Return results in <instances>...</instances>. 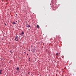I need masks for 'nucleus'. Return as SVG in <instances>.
Here are the masks:
<instances>
[{"instance_id":"obj_2","label":"nucleus","mask_w":76,"mask_h":76,"mask_svg":"<svg viewBox=\"0 0 76 76\" xmlns=\"http://www.w3.org/2000/svg\"><path fill=\"white\" fill-rule=\"evenodd\" d=\"M24 32L23 31L21 32V33H20L21 35H24Z\"/></svg>"},{"instance_id":"obj_20","label":"nucleus","mask_w":76,"mask_h":76,"mask_svg":"<svg viewBox=\"0 0 76 76\" xmlns=\"http://www.w3.org/2000/svg\"><path fill=\"white\" fill-rule=\"evenodd\" d=\"M73 76H75V75H73Z\"/></svg>"},{"instance_id":"obj_11","label":"nucleus","mask_w":76,"mask_h":76,"mask_svg":"<svg viewBox=\"0 0 76 76\" xmlns=\"http://www.w3.org/2000/svg\"><path fill=\"white\" fill-rule=\"evenodd\" d=\"M12 53H13V52L12 51L11 53L12 54Z\"/></svg>"},{"instance_id":"obj_17","label":"nucleus","mask_w":76,"mask_h":76,"mask_svg":"<svg viewBox=\"0 0 76 76\" xmlns=\"http://www.w3.org/2000/svg\"><path fill=\"white\" fill-rule=\"evenodd\" d=\"M10 52H11V51H10Z\"/></svg>"},{"instance_id":"obj_21","label":"nucleus","mask_w":76,"mask_h":76,"mask_svg":"<svg viewBox=\"0 0 76 76\" xmlns=\"http://www.w3.org/2000/svg\"><path fill=\"white\" fill-rule=\"evenodd\" d=\"M16 22H17V21H16Z\"/></svg>"},{"instance_id":"obj_13","label":"nucleus","mask_w":76,"mask_h":76,"mask_svg":"<svg viewBox=\"0 0 76 76\" xmlns=\"http://www.w3.org/2000/svg\"><path fill=\"white\" fill-rule=\"evenodd\" d=\"M28 54H27V56H28Z\"/></svg>"},{"instance_id":"obj_7","label":"nucleus","mask_w":76,"mask_h":76,"mask_svg":"<svg viewBox=\"0 0 76 76\" xmlns=\"http://www.w3.org/2000/svg\"><path fill=\"white\" fill-rule=\"evenodd\" d=\"M58 53H56V55H57V56H58Z\"/></svg>"},{"instance_id":"obj_12","label":"nucleus","mask_w":76,"mask_h":76,"mask_svg":"<svg viewBox=\"0 0 76 76\" xmlns=\"http://www.w3.org/2000/svg\"><path fill=\"white\" fill-rule=\"evenodd\" d=\"M53 10H55V9H53Z\"/></svg>"},{"instance_id":"obj_3","label":"nucleus","mask_w":76,"mask_h":76,"mask_svg":"<svg viewBox=\"0 0 76 76\" xmlns=\"http://www.w3.org/2000/svg\"><path fill=\"white\" fill-rule=\"evenodd\" d=\"M37 28H39V25H37Z\"/></svg>"},{"instance_id":"obj_19","label":"nucleus","mask_w":76,"mask_h":76,"mask_svg":"<svg viewBox=\"0 0 76 76\" xmlns=\"http://www.w3.org/2000/svg\"><path fill=\"white\" fill-rule=\"evenodd\" d=\"M40 76H42L41 75H40Z\"/></svg>"},{"instance_id":"obj_4","label":"nucleus","mask_w":76,"mask_h":76,"mask_svg":"<svg viewBox=\"0 0 76 76\" xmlns=\"http://www.w3.org/2000/svg\"><path fill=\"white\" fill-rule=\"evenodd\" d=\"M30 26H31L30 25H28L27 26L28 28H29V27H30Z\"/></svg>"},{"instance_id":"obj_8","label":"nucleus","mask_w":76,"mask_h":76,"mask_svg":"<svg viewBox=\"0 0 76 76\" xmlns=\"http://www.w3.org/2000/svg\"><path fill=\"white\" fill-rule=\"evenodd\" d=\"M30 58H29V59H28V61H30Z\"/></svg>"},{"instance_id":"obj_18","label":"nucleus","mask_w":76,"mask_h":76,"mask_svg":"<svg viewBox=\"0 0 76 76\" xmlns=\"http://www.w3.org/2000/svg\"><path fill=\"white\" fill-rule=\"evenodd\" d=\"M5 25H6V23H5Z\"/></svg>"},{"instance_id":"obj_6","label":"nucleus","mask_w":76,"mask_h":76,"mask_svg":"<svg viewBox=\"0 0 76 76\" xmlns=\"http://www.w3.org/2000/svg\"><path fill=\"white\" fill-rule=\"evenodd\" d=\"M19 67H17V70H19Z\"/></svg>"},{"instance_id":"obj_14","label":"nucleus","mask_w":76,"mask_h":76,"mask_svg":"<svg viewBox=\"0 0 76 76\" xmlns=\"http://www.w3.org/2000/svg\"><path fill=\"white\" fill-rule=\"evenodd\" d=\"M59 54H60V53H59Z\"/></svg>"},{"instance_id":"obj_1","label":"nucleus","mask_w":76,"mask_h":76,"mask_svg":"<svg viewBox=\"0 0 76 76\" xmlns=\"http://www.w3.org/2000/svg\"><path fill=\"white\" fill-rule=\"evenodd\" d=\"M18 40H19V37H18V36L15 37V40L16 41H18Z\"/></svg>"},{"instance_id":"obj_5","label":"nucleus","mask_w":76,"mask_h":76,"mask_svg":"<svg viewBox=\"0 0 76 76\" xmlns=\"http://www.w3.org/2000/svg\"><path fill=\"white\" fill-rule=\"evenodd\" d=\"M13 24H15L16 23H15V22H13Z\"/></svg>"},{"instance_id":"obj_9","label":"nucleus","mask_w":76,"mask_h":76,"mask_svg":"<svg viewBox=\"0 0 76 76\" xmlns=\"http://www.w3.org/2000/svg\"><path fill=\"white\" fill-rule=\"evenodd\" d=\"M2 70H0V72H2Z\"/></svg>"},{"instance_id":"obj_16","label":"nucleus","mask_w":76,"mask_h":76,"mask_svg":"<svg viewBox=\"0 0 76 76\" xmlns=\"http://www.w3.org/2000/svg\"><path fill=\"white\" fill-rule=\"evenodd\" d=\"M30 50H29V51H30Z\"/></svg>"},{"instance_id":"obj_15","label":"nucleus","mask_w":76,"mask_h":76,"mask_svg":"<svg viewBox=\"0 0 76 76\" xmlns=\"http://www.w3.org/2000/svg\"><path fill=\"white\" fill-rule=\"evenodd\" d=\"M31 47H32V45H31Z\"/></svg>"},{"instance_id":"obj_10","label":"nucleus","mask_w":76,"mask_h":76,"mask_svg":"<svg viewBox=\"0 0 76 76\" xmlns=\"http://www.w3.org/2000/svg\"><path fill=\"white\" fill-rule=\"evenodd\" d=\"M0 74H2L1 72V70H0Z\"/></svg>"}]
</instances>
